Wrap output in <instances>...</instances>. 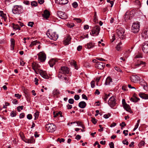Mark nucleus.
<instances>
[{"instance_id": "nucleus-20", "label": "nucleus", "mask_w": 148, "mask_h": 148, "mask_svg": "<svg viewBox=\"0 0 148 148\" xmlns=\"http://www.w3.org/2000/svg\"><path fill=\"white\" fill-rule=\"evenodd\" d=\"M57 62V61L56 60L54 59L50 60L49 62L50 66L51 67H53Z\"/></svg>"}, {"instance_id": "nucleus-53", "label": "nucleus", "mask_w": 148, "mask_h": 148, "mask_svg": "<svg viewBox=\"0 0 148 148\" xmlns=\"http://www.w3.org/2000/svg\"><path fill=\"white\" fill-rule=\"evenodd\" d=\"M84 66L86 67H90V64L87 62H86L84 63Z\"/></svg>"}, {"instance_id": "nucleus-26", "label": "nucleus", "mask_w": 148, "mask_h": 148, "mask_svg": "<svg viewBox=\"0 0 148 148\" xmlns=\"http://www.w3.org/2000/svg\"><path fill=\"white\" fill-rule=\"evenodd\" d=\"M86 48L88 49H91L94 46V44L92 42L88 43L86 45Z\"/></svg>"}, {"instance_id": "nucleus-39", "label": "nucleus", "mask_w": 148, "mask_h": 148, "mask_svg": "<svg viewBox=\"0 0 148 148\" xmlns=\"http://www.w3.org/2000/svg\"><path fill=\"white\" fill-rule=\"evenodd\" d=\"M74 26V25L73 23H68L67 24V26L70 28H71L73 27Z\"/></svg>"}, {"instance_id": "nucleus-60", "label": "nucleus", "mask_w": 148, "mask_h": 148, "mask_svg": "<svg viewBox=\"0 0 148 148\" xmlns=\"http://www.w3.org/2000/svg\"><path fill=\"white\" fill-rule=\"evenodd\" d=\"M25 116V114L23 113H21L19 116V117L20 118H23Z\"/></svg>"}, {"instance_id": "nucleus-55", "label": "nucleus", "mask_w": 148, "mask_h": 148, "mask_svg": "<svg viewBox=\"0 0 148 148\" xmlns=\"http://www.w3.org/2000/svg\"><path fill=\"white\" fill-rule=\"evenodd\" d=\"M128 130H125L123 131V133L124 134L125 136H126L128 135Z\"/></svg>"}, {"instance_id": "nucleus-25", "label": "nucleus", "mask_w": 148, "mask_h": 148, "mask_svg": "<svg viewBox=\"0 0 148 148\" xmlns=\"http://www.w3.org/2000/svg\"><path fill=\"white\" fill-rule=\"evenodd\" d=\"M60 94V93L58 89H55L53 91V95L54 96H57Z\"/></svg>"}, {"instance_id": "nucleus-23", "label": "nucleus", "mask_w": 148, "mask_h": 148, "mask_svg": "<svg viewBox=\"0 0 148 148\" xmlns=\"http://www.w3.org/2000/svg\"><path fill=\"white\" fill-rule=\"evenodd\" d=\"M112 82V79L110 77H108L106 79L105 84L109 85L111 82Z\"/></svg>"}, {"instance_id": "nucleus-3", "label": "nucleus", "mask_w": 148, "mask_h": 148, "mask_svg": "<svg viewBox=\"0 0 148 148\" xmlns=\"http://www.w3.org/2000/svg\"><path fill=\"white\" fill-rule=\"evenodd\" d=\"M12 11L13 13L15 14H21L23 12L22 7L21 5H15L12 10Z\"/></svg>"}, {"instance_id": "nucleus-34", "label": "nucleus", "mask_w": 148, "mask_h": 148, "mask_svg": "<svg viewBox=\"0 0 148 148\" xmlns=\"http://www.w3.org/2000/svg\"><path fill=\"white\" fill-rule=\"evenodd\" d=\"M143 35L145 38L148 37V30H145Z\"/></svg>"}, {"instance_id": "nucleus-56", "label": "nucleus", "mask_w": 148, "mask_h": 148, "mask_svg": "<svg viewBox=\"0 0 148 148\" xmlns=\"http://www.w3.org/2000/svg\"><path fill=\"white\" fill-rule=\"evenodd\" d=\"M74 99L76 100H79V96L78 95H75L74 96Z\"/></svg>"}, {"instance_id": "nucleus-40", "label": "nucleus", "mask_w": 148, "mask_h": 148, "mask_svg": "<svg viewBox=\"0 0 148 148\" xmlns=\"http://www.w3.org/2000/svg\"><path fill=\"white\" fill-rule=\"evenodd\" d=\"M72 5L73 6L74 8H76L77 6H78V4L76 2H74L72 4Z\"/></svg>"}, {"instance_id": "nucleus-24", "label": "nucleus", "mask_w": 148, "mask_h": 148, "mask_svg": "<svg viewBox=\"0 0 148 148\" xmlns=\"http://www.w3.org/2000/svg\"><path fill=\"white\" fill-rule=\"evenodd\" d=\"M124 108L127 111L131 112H132L131 110L130 109V107L128 104H125L123 106Z\"/></svg>"}, {"instance_id": "nucleus-11", "label": "nucleus", "mask_w": 148, "mask_h": 148, "mask_svg": "<svg viewBox=\"0 0 148 148\" xmlns=\"http://www.w3.org/2000/svg\"><path fill=\"white\" fill-rule=\"evenodd\" d=\"M57 14L58 17L62 19H66L68 18L67 15L65 13L61 11H58Z\"/></svg>"}, {"instance_id": "nucleus-15", "label": "nucleus", "mask_w": 148, "mask_h": 148, "mask_svg": "<svg viewBox=\"0 0 148 148\" xmlns=\"http://www.w3.org/2000/svg\"><path fill=\"white\" fill-rule=\"evenodd\" d=\"M97 63L95 65L96 68L100 69H103L105 66V64L101 62H96Z\"/></svg>"}, {"instance_id": "nucleus-57", "label": "nucleus", "mask_w": 148, "mask_h": 148, "mask_svg": "<svg viewBox=\"0 0 148 148\" xmlns=\"http://www.w3.org/2000/svg\"><path fill=\"white\" fill-rule=\"evenodd\" d=\"M110 96L109 94L108 95H106L105 96V97L103 98V99L105 101H106L107 99L108 98V97Z\"/></svg>"}, {"instance_id": "nucleus-31", "label": "nucleus", "mask_w": 148, "mask_h": 148, "mask_svg": "<svg viewBox=\"0 0 148 148\" xmlns=\"http://www.w3.org/2000/svg\"><path fill=\"white\" fill-rule=\"evenodd\" d=\"M37 43H39V42H38L37 41H34L32 42L29 46V47H31L34 45H36Z\"/></svg>"}, {"instance_id": "nucleus-6", "label": "nucleus", "mask_w": 148, "mask_h": 148, "mask_svg": "<svg viewBox=\"0 0 148 148\" xmlns=\"http://www.w3.org/2000/svg\"><path fill=\"white\" fill-rule=\"evenodd\" d=\"M108 103L111 108H113L116 104L115 97L114 96L111 97L108 101Z\"/></svg>"}, {"instance_id": "nucleus-46", "label": "nucleus", "mask_w": 148, "mask_h": 148, "mask_svg": "<svg viewBox=\"0 0 148 148\" xmlns=\"http://www.w3.org/2000/svg\"><path fill=\"white\" fill-rule=\"evenodd\" d=\"M69 103L71 104H73L74 103V100L73 99H70L69 100Z\"/></svg>"}, {"instance_id": "nucleus-45", "label": "nucleus", "mask_w": 148, "mask_h": 148, "mask_svg": "<svg viewBox=\"0 0 148 148\" xmlns=\"http://www.w3.org/2000/svg\"><path fill=\"white\" fill-rule=\"evenodd\" d=\"M122 143L126 145H128L129 144L128 142L127 141V140L126 139H124V140H123Z\"/></svg>"}, {"instance_id": "nucleus-9", "label": "nucleus", "mask_w": 148, "mask_h": 148, "mask_svg": "<svg viewBox=\"0 0 148 148\" xmlns=\"http://www.w3.org/2000/svg\"><path fill=\"white\" fill-rule=\"evenodd\" d=\"M38 58L41 62H44L46 59V54L43 52H40L38 54Z\"/></svg>"}, {"instance_id": "nucleus-33", "label": "nucleus", "mask_w": 148, "mask_h": 148, "mask_svg": "<svg viewBox=\"0 0 148 148\" xmlns=\"http://www.w3.org/2000/svg\"><path fill=\"white\" fill-rule=\"evenodd\" d=\"M71 63L72 64V65H73V66H74L75 68L76 69H77V64H76V62L75 61L73 60L71 62Z\"/></svg>"}, {"instance_id": "nucleus-36", "label": "nucleus", "mask_w": 148, "mask_h": 148, "mask_svg": "<svg viewBox=\"0 0 148 148\" xmlns=\"http://www.w3.org/2000/svg\"><path fill=\"white\" fill-rule=\"evenodd\" d=\"M122 44V43L121 42H120L116 46V49L118 51H119L121 49V45Z\"/></svg>"}, {"instance_id": "nucleus-32", "label": "nucleus", "mask_w": 148, "mask_h": 148, "mask_svg": "<svg viewBox=\"0 0 148 148\" xmlns=\"http://www.w3.org/2000/svg\"><path fill=\"white\" fill-rule=\"evenodd\" d=\"M139 100V99L137 98V97H134L133 98H132L130 99V100L131 101L134 102H137Z\"/></svg>"}, {"instance_id": "nucleus-28", "label": "nucleus", "mask_w": 148, "mask_h": 148, "mask_svg": "<svg viewBox=\"0 0 148 148\" xmlns=\"http://www.w3.org/2000/svg\"><path fill=\"white\" fill-rule=\"evenodd\" d=\"M59 3L60 4H66L68 2V0H58Z\"/></svg>"}, {"instance_id": "nucleus-48", "label": "nucleus", "mask_w": 148, "mask_h": 148, "mask_svg": "<svg viewBox=\"0 0 148 148\" xmlns=\"http://www.w3.org/2000/svg\"><path fill=\"white\" fill-rule=\"evenodd\" d=\"M34 24V23L33 22H29L28 24V25L29 26H30L32 27L33 26V25Z\"/></svg>"}, {"instance_id": "nucleus-2", "label": "nucleus", "mask_w": 148, "mask_h": 148, "mask_svg": "<svg viewBox=\"0 0 148 148\" xmlns=\"http://www.w3.org/2000/svg\"><path fill=\"white\" fill-rule=\"evenodd\" d=\"M47 35L51 39L56 40L58 38V35L54 30L49 29L47 33Z\"/></svg>"}, {"instance_id": "nucleus-19", "label": "nucleus", "mask_w": 148, "mask_h": 148, "mask_svg": "<svg viewBox=\"0 0 148 148\" xmlns=\"http://www.w3.org/2000/svg\"><path fill=\"white\" fill-rule=\"evenodd\" d=\"M0 16L2 19L3 20L5 21H6V15L3 13V11H0Z\"/></svg>"}, {"instance_id": "nucleus-30", "label": "nucleus", "mask_w": 148, "mask_h": 148, "mask_svg": "<svg viewBox=\"0 0 148 148\" xmlns=\"http://www.w3.org/2000/svg\"><path fill=\"white\" fill-rule=\"evenodd\" d=\"M129 11H127L125 14V19L126 21L129 18Z\"/></svg>"}, {"instance_id": "nucleus-54", "label": "nucleus", "mask_w": 148, "mask_h": 148, "mask_svg": "<svg viewBox=\"0 0 148 148\" xmlns=\"http://www.w3.org/2000/svg\"><path fill=\"white\" fill-rule=\"evenodd\" d=\"M114 69L118 72H121L122 71V70L121 69L117 67H114Z\"/></svg>"}, {"instance_id": "nucleus-1", "label": "nucleus", "mask_w": 148, "mask_h": 148, "mask_svg": "<svg viewBox=\"0 0 148 148\" xmlns=\"http://www.w3.org/2000/svg\"><path fill=\"white\" fill-rule=\"evenodd\" d=\"M125 29L122 27H119L116 30L115 36L117 39L120 38L121 39H124L125 38Z\"/></svg>"}, {"instance_id": "nucleus-27", "label": "nucleus", "mask_w": 148, "mask_h": 148, "mask_svg": "<svg viewBox=\"0 0 148 148\" xmlns=\"http://www.w3.org/2000/svg\"><path fill=\"white\" fill-rule=\"evenodd\" d=\"M11 47L13 50H14V47L15 45V40L13 38H11Z\"/></svg>"}, {"instance_id": "nucleus-47", "label": "nucleus", "mask_w": 148, "mask_h": 148, "mask_svg": "<svg viewBox=\"0 0 148 148\" xmlns=\"http://www.w3.org/2000/svg\"><path fill=\"white\" fill-rule=\"evenodd\" d=\"M91 87L92 88H94L95 86V82L94 81H92L91 82Z\"/></svg>"}, {"instance_id": "nucleus-35", "label": "nucleus", "mask_w": 148, "mask_h": 148, "mask_svg": "<svg viewBox=\"0 0 148 148\" xmlns=\"http://www.w3.org/2000/svg\"><path fill=\"white\" fill-rule=\"evenodd\" d=\"M16 111H12L10 113V115L12 117H15L16 115Z\"/></svg>"}, {"instance_id": "nucleus-13", "label": "nucleus", "mask_w": 148, "mask_h": 148, "mask_svg": "<svg viewBox=\"0 0 148 148\" xmlns=\"http://www.w3.org/2000/svg\"><path fill=\"white\" fill-rule=\"evenodd\" d=\"M60 73L63 74H68L69 72V69L66 67L63 66L60 70Z\"/></svg>"}, {"instance_id": "nucleus-22", "label": "nucleus", "mask_w": 148, "mask_h": 148, "mask_svg": "<svg viewBox=\"0 0 148 148\" xmlns=\"http://www.w3.org/2000/svg\"><path fill=\"white\" fill-rule=\"evenodd\" d=\"M139 95L141 98L144 99H148V96L144 93H140L139 94Z\"/></svg>"}, {"instance_id": "nucleus-37", "label": "nucleus", "mask_w": 148, "mask_h": 148, "mask_svg": "<svg viewBox=\"0 0 148 148\" xmlns=\"http://www.w3.org/2000/svg\"><path fill=\"white\" fill-rule=\"evenodd\" d=\"M39 112H35L34 114V116L35 117L34 119L36 120L38 117L39 116Z\"/></svg>"}, {"instance_id": "nucleus-18", "label": "nucleus", "mask_w": 148, "mask_h": 148, "mask_svg": "<svg viewBox=\"0 0 148 148\" xmlns=\"http://www.w3.org/2000/svg\"><path fill=\"white\" fill-rule=\"evenodd\" d=\"M50 15V13L49 11L47 10H45L44 11L43 14L44 17L46 19H47L49 17Z\"/></svg>"}, {"instance_id": "nucleus-14", "label": "nucleus", "mask_w": 148, "mask_h": 148, "mask_svg": "<svg viewBox=\"0 0 148 148\" xmlns=\"http://www.w3.org/2000/svg\"><path fill=\"white\" fill-rule=\"evenodd\" d=\"M142 50L145 53H148V41L145 42L143 44Z\"/></svg>"}, {"instance_id": "nucleus-49", "label": "nucleus", "mask_w": 148, "mask_h": 148, "mask_svg": "<svg viewBox=\"0 0 148 148\" xmlns=\"http://www.w3.org/2000/svg\"><path fill=\"white\" fill-rule=\"evenodd\" d=\"M110 115H111L110 114H105L104 115L103 117L107 119L109 117V116H110Z\"/></svg>"}, {"instance_id": "nucleus-58", "label": "nucleus", "mask_w": 148, "mask_h": 148, "mask_svg": "<svg viewBox=\"0 0 148 148\" xmlns=\"http://www.w3.org/2000/svg\"><path fill=\"white\" fill-rule=\"evenodd\" d=\"M74 20L76 21L77 23H80L82 21L79 18H74Z\"/></svg>"}, {"instance_id": "nucleus-52", "label": "nucleus", "mask_w": 148, "mask_h": 148, "mask_svg": "<svg viewBox=\"0 0 148 148\" xmlns=\"http://www.w3.org/2000/svg\"><path fill=\"white\" fill-rule=\"evenodd\" d=\"M14 96L17 97L18 99H20L21 96V95H19L18 94H15L14 95Z\"/></svg>"}, {"instance_id": "nucleus-51", "label": "nucleus", "mask_w": 148, "mask_h": 148, "mask_svg": "<svg viewBox=\"0 0 148 148\" xmlns=\"http://www.w3.org/2000/svg\"><path fill=\"white\" fill-rule=\"evenodd\" d=\"M109 145H110V148H114V143L111 142L109 143Z\"/></svg>"}, {"instance_id": "nucleus-43", "label": "nucleus", "mask_w": 148, "mask_h": 148, "mask_svg": "<svg viewBox=\"0 0 148 148\" xmlns=\"http://www.w3.org/2000/svg\"><path fill=\"white\" fill-rule=\"evenodd\" d=\"M31 5L33 6H36L37 5V3L35 1H33L31 3Z\"/></svg>"}, {"instance_id": "nucleus-38", "label": "nucleus", "mask_w": 148, "mask_h": 148, "mask_svg": "<svg viewBox=\"0 0 148 148\" xmlns=\"http://www.w3.org/2000/svg\"><path fill=\"white\" fill-rule=\"evenodd\" d=\"M140 83H141V84L143 86V88L145 89H146V88L147 87L146 83L145 82L143 81V84H142L141 82H140Z\"/></svg>"}, {"instance_id": "nucleus-5", "label": "nucleus", "mask_w": 148, "mask_h": 148, "mask_svg": "<svg viewBox=\"0 0 148 148\" xmlns=\"http://www.w3.org/2000/svg\"><path fill=\"white\" fill-rule=\"evenodd\" d=\"M140 27V25L139 23H134L132 27V32L134 33L138 32L139 31Z\"/></svg>"}, {"instance_id": "nucleus-7", "label": "nucleus", "mask_w": 148, "mask_h": 148, "mask_svg": "<svg viewBox=\"0 0 148 148\" xmlns=\"http://www.w3.org/2000/svg\"><path fill=\"white\" fill-rule=\"evenodd\" d=\"M100 27L99 26H96L94 27L92 29V34H96L95 36H97L100 31Z\"/></svg>"}, {"instance_id": "nucleus-63", "label": "nucleus", "mask_w": 148, "mask_h": 148, "mask_svg": "<svg viewBox=\"0 0 148 148\" xmlns=\"http://www.w3.org/2000/svg\"><path fill=\"white\" fill-rule=\"evenodd\" d=\"M120 125L122 127H124L126 125V124L124 122H123L121 124H120Z\"/></svg>"}, {"instance_id": "nucleus-44", "label": "nucleus", "mask_w": 148, "mask_h": 148, "mask_svg": "<svg viewBox=\"0 0 148 148\" xmlns=\"http://www.w3.org/2000/svg\"><path fill=\"white\" fill-rule=\"evenodd\" d=\"M91 121L92 123L94 124H95L97 123V121L96 119L94 118H92Z\"/></svg>"}, {"instance_id": "nucleus-64", "label": "nucleus", "mask_w": 148, "mask_h": 148, "mask_svg": "<svg viewBox=\"0 0 148 148\" xmlns=\"http://www.w3.org/2000/svg\"><path fill=\"white\" fill-rule=\"evenodd\" d=\"M82 49V46L79 45L78 46L77 48V49L78 51H80Z\"/></svg>"}, {"instance_id": "nucleus-41", "label": "nucleus", "mask_w": 148, "mask_h": 148, "mask_svg": "<svg viewBox=\"0 0 148 148\" xmlns=\"http://www.w3.org/2000/svg\"><path fill=\"white\" fill-rule=\"evenodd\" d=\"M97 14H96V12H95V13L94 16V22H96L97 20Z\"/></svg>"}, {"instance_id": "nucleus-8", "label": "nucleus", "mask_w": 148, "mask_h": 148, "mask_svg": "<svg viewBox=\"0 0 148 148\" xmlns=\"http://www.w3.org/2000/svg\"><path fill=\"white\" fill-rule=\"evenodd\" d=\"M145 63L141 61L138 60L137 63H135L132 65V67L134 68H137L140 66H144Z\"/></svg>"}, {"instance_id": "nucleus-10", "label": "nucleus", "mask_w": 148, "mask_h": 148, "mask_svg": "<svg viewBox=\"0 0 148 148\" xmlns=\"http://www.w3.org/2000/svg\"><path fill=\"white\" fill-rule=\"evenodd\" d=\"M38 72L40 75L43 78L47 79L49 78V77L46 71L41 69H38Z\"/></svg>"}, {"instance_id": "nucleus-42", "label": "nucleus", "mask_w": 148, "mask_h": 148, "mask_svg": "<svg viewBox=\"0 0 148 148\" xmlns=\"http://www.w3.org/2000/svg\"><path fill=\"white\" fill-rule=\"evenodd\" d=\"M142 54L140 53H139L138 54L136 55L135 57V58H142Z\"/></svg>"}, {"instance_id": "nucleus-21", "label": "nucleus", "mask_w": 148, "mask_h": 148, "mask_svg": "<svg viewBox=\"0 0 148 148\" xmlns=\"http://www.w3.org/2000/svg\"><path fill=\"white\" fill-rule=\"evenodd\" d=\"M86 103L84 101H82L79 103L78 106L79 107L82 108H84L86 107Z\"/></svg>"}, {"instance_id": "nucleus-50", "label": "nucleus", "mask_w": 148, "mask_h": 148, "mask_svg": "<svg viewBox=\"0 0 148 148\" xmlns=\"http://www.w3.org/2000/svg\"><path fill=\"white\" fill-rule=\"evenodd\" d=\"M116 38L115 35L114 34L112 36V39L111 40V42H113Z\"/></svg>"}, {"instance_id": "nucleus-16", "label": "nucleus", "mask_w": 148, "mask_h": 148, "mask_svg": "<svg viewBox=\"0 0 148 148\" xmlns=\"http://www.w3.org/2000/svg\"><path fill=\"white\" fill-rule=\"evenodd\" d=\"M71 38L70 36L65 37L64 40V44L65 45H69L70 42Z\"/></svg>"}, {"instance_id": "nucleus-4", "label": "nucleus", "mask_w": 148, "mask_h": 148, "mask_svg": "<svg viewBox=\"0 0 148 148\" xmlns=\"http://www.w3.org/2000/svg\"><path fill=\"white\" fill-rule=\"evenodd\" d=\"M46 130L49 132H52L55 131L56 129V126L52 123L48 124L46 125Z\"/></svg>"}, {"instance_id": "nucleus-62", "label": "nucleus", "mask_w": 148, "mask_h": 148, "mask_svg": "<svg viewBox=\"0 0 148 148\" xmlns=\"http://www.w3.org/2000/svg\"><path fill=\"white\" fill-rule=\"evenodd\" d=\"M82 98L83 99H85L86 100H88V99L87 98V96L85 94H83L82 95Z\"/></svg>"}, {"instance_id": "nucleus-61", "label": "nucleus", "mask_w": 148, "mask_h": 148, "mask_svg": "<svg viewBox=\"0 0 148 148\" xmlns=\"http://www.w3.org/2000/svg\"><path fill=\"white\" fill-rule=\"evenodd\" d=\"M27 118L29 119H31L32 118V116L31 114H28L27 116Z\"/></svg>"}, {"instance_id": "nucleus-17", "label": "nucleus", "mask_w": 148, "mask_h": 148, "mask_svg": "<svg viewBox=\"0 0 148 148\" xmlns=\"http://www.w3.org/2000/svg\"><path fill=\"white\" fill-rule=\"evenodd\" d=\"M40 66L37 63L33 62L32 64V67L34 70L38 69Z\"/></svg>"}, {"instance_id": "nucleus-12", "label": "nucleus", "mask_w": 148, "mask_h": 148, "mask_svg": "<svg viewBox=\"0 0 148 148\" xmlns=\"http://www.w3.org/2000/svg\"><path fill=\"white\" fill-rule=\"evenodd\" d=\"M131 81L134 83H137L139 79V77L137 75H132L130 76Z\"/></svg>"}, {"instance_id": "nucleus-29", "label": "nucleus", "mask_w": 148, "mask_h": 148, "mask_svg": "<svg viewBox=\"0 0 148 148\" xmlns=\"http://www.w3.org/2000/svg\"><path fill=\"white\" fill-rule=\"evenodd\" d=\"M13 29L15 30H16L17 29H18L19 30H20L21 27L17 25H14V24H13Z\"/></svg>"}, {"instance_id": "nucleus-59", "label": "nucleus", "mask_w": 148, "mask_h": 148, "mask_svg": "<svg viewBox=\"0 0 148 148\" xmlns=\"http://www.w3.org/2000/svg\"><path fill=\"white\" fill-rule=\"evenodd\" d=\"M12 102L14 104H16L18 103V101L16 99H13Z\"/></svg>"}]
</instances>
